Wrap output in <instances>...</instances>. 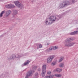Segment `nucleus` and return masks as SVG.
I'll use <instances>...</instances> for the list:
<instances>
[{
    "instance_id": "nucleus-30",
    "label": "nucleus",
    "mask_w": 78,
    "mask_h": 78,
    "mask_svg": "<svg viewBox=\"0 0 78 78\" xmlns=\"http://www.w3.org/2000/svg\"><path fill=\"white\" fill-rule=\"evenodd\" d=\"M52 64L53 65V66H54V65H55V62H53V63H52Z\"/></svg>"
},
{
    "instance_id": "nucleus-3",
    "label": "nucleus",
    "mask_w": 78,
    "mask_h": 78,
    "mask_svg": "<svg viewBox=\"0 0 78 78\" xmlns=\"http://www.w3.org/2000/svg\"><path fill=\"white\" fill-rule=\"evenodd\" d=\"M70 3V1L69 2V1H66L65 2H63L58 7V8H64L68 5H69Z\"/></svg>"
},
{
    "instance_id": "nucleus-25",
    "label": "nucleus",
    "mask_w": 78,
    "mask_h": 78,
    "mask_svg": "<svg viewBox=\"0 0 78 78\" xmlns=\"http://www.w3.org/2000/svg\"><path fill=\"white\" fill-rule=\"evenodd\" d=\"M32 69L33 70H36L37 69V66H33Z\"/></svg>"
},
{
    "instance_id": "nucleus-33",
    "label": "nucleus",
    "mask_w": 78,
    "mask_h": 78,
    "mask_svg": "<svg viewBox=\"0 0 78 78\" xmlns=\"http://www.w3.org/2000/svg\"><path fill=\"white\" fill-rule=\"evenodd\" d=\"M34 2V1H32V2Z\"/></svg>"
},
{
    "instance_id": "nucleus-6",
    "label": "nucleus",
    "mask_w": 78,
    "mask_h": 78,
    "mask_svg": "<svg viewBox=\"0 0 78 78\" xmlns=\"http://www.w3.org/2000/svg\"><path fill=\"white\" fill-rule=\"evenodd\" d=\"M55 56V55H54L49 56V58L47 59V63H50L52 61V60L54 59Z\"/></svg>"
},
{
    "instance_id": "nucleus-15",
    "label": "nucleus",
    "mask_w": 78,
    "mask_h": 78,
    "mask_svg": "<svg viewBox=\"0 0 78 78\" xmlns=\"http://www.w3.org/2000/svg\"><path fill=\"white\" fill-rule=\"evenodd\" d=\"M5 12H6L5 10L2 11L0 14V17H2L3 16V14L4 13H5Z\"/></svg>"
},
{
    "instance_id": "nucleus-13",
    "label": "nucleus",
    "mask_w": 78,
    "mask_h": 78,
    "mask_svg": "<svg viewBox=\"0 0 78 78\" xmlns=\"http://www.w3.org/2000/svg\"><path fill=\"white\" fill-rule=\"evenodd\" d=\"M36 45L37 46V49H39V48H41L42 47V45L41 44H36Z\"/></svg>"
},
{
    "instance_id": "nucleus-32",
    "label": "nucleus",
    "mask_w": 78,
    "mask_h": 78,
    "mask_svg": "<svg viewBox=\"0 0 78 78\" xmlns=\"http://www.w3.org/2000/svg\"><path fill=\"white\" fill-rule=\"evenodd\" d=\"M47 45H49V44L48 43L47 44Z\"/></svg>"
},
{
    "instance_id": "nucleus-20",
    "label": "nucleus",
    "mask_w": 78,
    "mask_h": 78,
    "mask_svg": "<svg viewBox=\"0 0 78 78\" xmlns=\"http://www.w3.org/2000/svg\"><path fill=\"white\" fill-rule=\"evenodd\" d=\"M53 77V75H52L50 76H47L45 77V78H52Z\"/></svg>"
},
{
    "instance_id": "nucleus-5",
    "label": "nucleus",
    "mask_w": 78,
    "mask_h": 78,
    "mask_svg": "<svg viewBox=\"0 0 78 78\" xmlns=\"http://www.w3.org/2000/svg\"><path fill=\"white\" fill-rule=\"evenodd\" d=\"M23 55L22 54H17L16 55V56L15 55H11L10 58V59H14L15 58H20V57H22Z\"/></svg>"
},
{
    "instance_id": "nucleus-2",
    "label": "nucleus",
    "mask_w": 78,
    "mask_h": 78,
    "mask_svg": "<svg viewBox=\"0 0 78 78\" xmlns=\"http://www.w3.org/2000/svg\"><path fill=\"white\" fill-rule=\"evenodd\" d=\"M74 38H69V39H66L65 41V45L66 47H72L75 44L74 42H71L70 41H73Z\"/></svg>"
},
{
    "instance_id": "nucleus-18",
    "label": "nucleus",
    "mask_w": 78,
    "mask_h": 78,
    "mask_svg": "<svg viewBox=\"0 0 78 78\" xmlns=\"http://www.w3.org/2000/svg\"><path fill=\"white\" fill-rule=\"evenodd\" d=\"M5 7L7 8L10 9V8H11V5L10 4L7 5H5Z\"/></svg>"
},
{
    "instance_id": "nucleus-31",
    "label": "nucleus",
    "mask_w": 78,
    "mask_h": 78,
    "mask_svg": "<svg viewBox=\"0 0 78 78\" xmlns=\"http://www.w3.org/2000/svg\"><path fill=\"white\" fill-rule=\"evenodd\" d=\"M51 72H48V74H51Z\"/></svg>"
},
{
    "instance_id": "nucleus-27",
    "label": "nucleus",
    "mask_w": 78,
    "mask_h": 78,
    "mask_svg": "<svg viewBox=\"0 0 78 78\" xmlns=\"http://www.w3.org/2000/svg\"><path fill=\"white\" fill-rule=\"evenodd\" d=\"M53 48H54V50H56V49H57L58 48V46H55V47L53 46Z\"/></svg>"
},
{
    "instance_id": "nucleus-29",
    "label": "nucleus",
    "mask_w": 78,
    "mask_h": 78,
    "mask_svg": "<svg viewBox=\"0 0 78 78\" xmlns=\"http://www.w3.org/2000/svg\"><path fill=\"white\" fill-rule=\"evenodd\" d=\"M0 78H3V76L2 75L0 76Z\"/></svg>"
},
{
    "instance_id": "nucleus-8",
    "label": "nucleus",
    "mask_w": 78,
    "mask_h": 78,
    "mask_svg": "<svg viewBox=\"0 0 78 78\" xmlns=\"http://www.w3.org/2000/svg\"><path fill=\"white\" fill-rule=\"evenodd\" d=\"M47 67V66L45 65H44L42 67V71L46 72V68Z\"/></svg>"
},
{
    "instance_id": "nucleus-24",
    "label": "nucleus",
    "mask_w": 78,
    "mask_h": 78,
    "mask_svg": "<svg viewBox=\"0 0 78 78\" xmlns=\"http://www.w3.org/2000/svg\"><path fill=\"white\" fill-rule=\"evenodd\" d=\"M35 77L34 78H37L38 77V73H36L35 74Z\"/></svg>"
},
{
    "instance_id": "nucleus-21",
    "label": "nucleus",
    "mask_w": 78,
    "mask_h": 78,
    "mask_svg": "<svg viewBox=\"0 0 78 78\" xmlns=\"http://www.w3.org/2000/svg\"><path fill=\"white\" fill-rule=\"evenodd\" d=\"M64 63H60L59 65V66L60 67H64Z\"/></svg>"
},
{
    "instance_id": "nucleus-7",
    "label": "nucleus",
    "mask_w": 78,
    "mask_h": 78,
    "mask_svg": "<svg viewBox=\"0 0 78 78\" xmlns=\"http://www.w3.org/2000/svg\"><path fill=\"white\" fill-rule=\"evenodd\" d=\"M34 70H30L29 71L27 72V73L26 75V76L25 77V78H28L29 76H31L33 75V73L34 72Z\"/></svg>"
},
{
    "instance_id": "nucleus-28",
    "label": "nucleus",
    "mask_w": 78,
    "mask_h": 78,
    "mask_svg": "<svg viewBox=\"0 0 78 78\" xmlns=\"http://www.w3.org/2000/svg\"><path fill=\"white\" fill-rule=\"evenodd\" d=\"M5 76H6V78H8V74H5Z\"/></svg>"
},
{
    "instance_id": "nucleus-1",
    "label": "nucleus",
    "mask_w": 78,
    "mask_h": 78,
    "mask_svg": "<svg viewBox=\"0 0 78 78\" xmlns=\"http://www.w3.org/2000/svg\"><path fill=\"white\" fill-rule=\"evenodd\" d=\"M66 14V12L59 15L57 16H51L48 19V20H46L45 22V25H50V24H52L53 22H54L55 20L56 21H58V20H59L62 17H63L64 16H65Z\"/></svg>"
},
{
    "instance_id": "nucleus-22",
    "label": "nucleus",
    "mask_w": 78,
    "mask_h": 78,
    "mask_svg": "<svg viewBox=\"0 0 78 78\" xmlns=\"http://www.w3.org/2000/svg\"><path fill=\"white\" fill-rule=\"evenodd\" d=\"M56 70L58 72H61L62 71V69H61L57 68L56 69Z\"/></svg>"
},
{
    "instance_id": "nucleus-23",
    "label": "nucleus",
    "mask_w": 78,
    "mask_h": 78,
    "mask_svg": "<svg viewBox=\"0 0 78 78\" xmlns=\"http://www.w3.org/2000/svg\"><path fill=\"white\" fill-rule=\"evenodd\" d=\"M55 76H56V77H61V76L62 75L61 74H55Z\"/></svg>"
},
{
    "instance_id": "nucleus-4",
    "label": "nucleus",
    "mask_w": 78,
    "mask_h": 78,
    "mask_svg": "<svg viewBox=\"0 0 78 78\" xmlns=\"http://www.w3.org/2000/svg\"><path fill=\"white\" fill-rule=\"evenodd\" d=\"M14 3L18 8H19L20 9H23V5L22 4L18 1H17L14 2Z\"/></svg>"
},
{
    "instance_id": "nucleus-12",
    "label": "nucleus",
    "mask_w": 78,
    "mask_h": 78,
    "mask_svg": "<svg viewBox=\"0 0 78 78\" xmlns=\"http://www.w3.org/2000/svg\"><path fill=\"white\" fill-rule=\"evenodd\" d=\"M30 63V61L29 60H27L26 62L24 63L23 64H22V67H23L24 66H26V65H28V64Z\"/></svg>"
},
{
    "instance_id": "nucleus-9",
    "label": "nucleus",
    "mask_w": 78,
    "mask_h": 78,
    "mask_svg": "<svg viewBox=\"0 0 78 78\" xmlns=\"http://www.w3.org/2000/svg\"><path fill=\"white\" fill-rule=\"evenodd\" d=\"M17 12H18V11L17 10H14L13 11V14L12 15H13V17H14V15H16V14H17Z\"/></svg>"
},
{
    "instance_id": "nucleus-19",
    "label": "nucleus",
    "mask_w": 78,
    "mask_h": 78,
    "mask_svg": "<svg viewBox=\"0 0 78 78\" xmlns=\"http://www.w3.org/2000/svg\"><path fill=\"white\" fill-rule=\"evenodd\" d=\"M54 50L53 46L51 47L48 49H47V50H48V51H49V50Z\"/></svg>"
},
{
    "instance_id": "nucleus-16",
    "label": "nucleus",
    "mask_w": 78,
    "mask_h": 78,
    "mask_svg": "<svg viewBox=\"0 0 78 78\" xmlns=\"http://www.w3.org/2000/svg\"><path fill=\"white\" fill-rule=\"evenodd\" d=\"M78 0H70V3H75V2H76Z\"/></svg>"
},
{
    "instance_id": "nucleus-10",
    "label": "nucleus",
    "mask_w": 78,
    "mask_h": 78,
    "mask_svg": "<svg viewBox=\"0 0 78 78\" xmlns=\"http://www.w3.org/2000/svg\"><path fill=\"white\" fill-rule=\"evenodd\" d=\"M78 33V31H74L69 33L70 35H75Z\"/></svg>"
},
{
    "instance_id": "nucleus-17",
    "label": "nucleus",
    "mask_w": 78,
    "mask_h": 78,
    "mask_svg": "<svg viewBox=\"0 0 78 78\" xmlns=\"http://www.w3.org/2000/svg\"><path fill=\"white\" fill-rule=\"evenodd\" d=\"M46 72V71H42V77H44L45 76V73Z\"/></svg>"
},
{
    "instance_id": "nucleus-11",
    "label": "nucleus",
    "mask_w": 78,
    "mask_h": 78,
    "mask_svg": "<svg viewBox=\"0 0 78 78\" xmlns=\"http://www.w3.org/2000/svg\"><path fill=\"white\" fill-rule=\"evenodd\" d=\"M10 14H11V11L10 10H7L6 12V16H8Z\"/></svg>"
},
{
    "instance_id": "nucleus-26",
    "label": "nucleus",
    "mask_w": 78,
    "mask_h": 78,
    "mask_svg": "<svg viewBox=\"0 0 78 78\" xmlns=\"http://www.w3.org/2000/svg\"><path fill=\"white\" fill-rule=\"evenodd\" d=\"M15 6L12 4H10V8H14Z\"/></svg>"
},
{
    "instance_id": "nucleus-34",
    "label": "nucleus",
    "mask_w": 78,
    "mask_h": 78,
    "mask_svg": "<svg viewBox=\"0 0 78 78\" xmlns=\"http://www.w3.org/2000/svg\"><path fill=\"white\" fill-rule=\"evenodd\" d=\"M39 71H40V69H39Z\"/></svg>"
},
{
    "instance_id": "nucleus-14",
    "label": "nucleus",
    "mask_w": 78,
    "mask_h": 78,
    "mask_svg": "<svg viewBox=\"0 0 78 78\" xmlns=\"http://www.w3.org/2000/svg\"><path fill=\"white\" fill-rule=\"evenodd\" d=\"M64 56H61L60 57V58L59 59V60L58 62H61V61H62V60L64 59Z\"/></svg>"
}]
</instances>
